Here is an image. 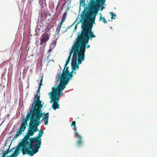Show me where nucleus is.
Here are the masks:
<instances>
[{
    "label": "nucleus",
    "instance_id": "19",
    "mask_svg": "<svg viewBox=\"0 0 157 157\" xmlns=\"http://www.w3.org/2000/svg\"><path fill=\"white\" fill-rule=\"evenodd\" d=\"M110 13L112 15L111 17V19H115L114 17H115L116 16V14L115 13H114L113 12H111Z\"/></svg>",
    "mask_w": 157,
    "mask_h": 157
},
{
    "label": "nucleus",
    "instance_id": "15",
    "mask_svg": "<svg viewBox=\"0 0 157 157\" xmlns=\"http://www.w3.org/2000/svg\"><path fill=\"white\" fill-rule=\"evenodd\" d=\"M51 29V27L49 25H48L46 26L44 31L45 33H47Z\"/></svg>",
    "mask_w": 157,
    "mask_h": 157
},
{
    "label": "nucleus",
    "instance_id": "23",
    "mask_svg": "<svg viewBox=\"0 0 157 157\" xmlns=\"http://www.w3.org/2000/svg\"><path fill=\"white\" fill-rule=\"evenodd\" d=\"M105 0H101V2L103 5L105 2Z\"/></svg>",
    "mask_w": 157,
    "mask_h": 157
},
{
    "label": "nucleus",
    "instance_id": "20",
    "mask_svg": "<svg viewBox=\"0 0 157 157\" xmlns=\"http://www.w3.org/2000/svg\"><path fill=\"white\" fill-rule=\"evenodd\" d=\"M74 23L72 25H70V26H68L67 28V29H66L63 32V33H65V32H67V29H69L73 25Z\"/></svg>",
    "mask_w": 157,
    "mask_h": 157
},
{
    "label": "nucleus",
    "instance_id": "8",
    "mask_svg": "<svg viewBox=\"0 0 157 157\" xmlns=\"http://www.w3.org/2000/svg\"><path fill=\"white\" fill-rule=\"evenodd\" d=\"M22 141L21 142L18 146V147L14 151V152L12 154V156L15 157L17 156L20 151H22V152L23 155L27 154L29 156H31L29 154L26 153V151H27L28 148H29V145H27L25 147H23V145H22Z\"/></svg>",
    "mask_w": 157,
    "mask_h": 157
},
{
    "label": "nucleus",
    "instance_id": "14",
    "mask_svg": "<svg viewBox=\"0 0 157 157\" xmlns=\"http://www.w3.org/2000/svg\"><path fill=\"white\" fill-rule=\"evenodd\" d=\"M62 24H61L59 22L56 29V31L57 33V35L59 36V32L61 28V27Z\"/></svg>",
    "mask_w": 157,
    "mask_h": 157
},
{
    "label": "nucleus",
    "instance_id": "11",
    "mask_svg": "<svg viewBox=\"0 0 157 157\" xmlns=\"http://www.w3.org/2000/svg\"><path fill=\"white\" fill-rule=\"evenodd\" d=\"M43 78L42 77L41 78V79L40 80V82L39 84V87L38 89L37 93L36 95L35 96V97L34 98V101L32 105V106H34L35 104V102L37 100H39L40 101H42L40 100V88L41 86L42 85V82L43 81Z\"/></svg>",
    "mask_w": 157,
    "mask_h": 157
},
{
    "label": "nucleus",
    "instance_id": "18",
    "mask_svg": "<svg viewBox=\"0 0 157 157\" xmlns=\"http://www.w3.org/2000/svg\"><path fill=\"white\" fill-rule=\"evenodd\" d=\"M102 20L103 22L104 23H107V21L105 19V18L104 17H101V16L100 17V20Z\"/></svg>",
    "mask_w": 157,
    "mask_h": 157
},
{
    "label": "nucleus",
    "instance_id": "7",
    "mask_svg": "<svg viewBox=\"0 0 157 157\" xmlns=\"http://www.w3.org/2000/svg\"><path fill=\"white\" fill-rule=\"evenodd\" d=\"M37 100L35 102V104L34 107L36 106L37 105L38 107H36V109L40 111V112L41 113V115L40 117V119L41 117H43L42 121L44 122V124L46 125L48 124V119L49 118V113H45L42 112L43 110L42 109L43 107V105H44V102L42 101H40Z\"/></svg>",
    "mask_w": 157,
    "mask_h": 157
},
{
    "label": "nucleus",
    "instance_id": "1",
    "mask_svg": "<svg viewBox=\"0 0 157 157\" xmlns=\"http://www.w3.org/2000/svg\"><path fill=\"white\" fill-rule=\"evenodd\" d=\"M80 17V21L82 24V30L80 33H78L72 47L77 53V55L83 61L85 59L86 49L90 47V45L86 44H88L89 40H92L93 38L96 37V36L92 31V23L94 21V19H92L91 15L87 8H84Z\"/></svg>",
    "mask_w": 157,
    "mask_h": 157
},
{
    "label": "nucleus",
    "instance_id": "21",
    "mask_svg": "<svg viewBox=\"0 0 157 157\" xmlns=\"http://www.w3.org/2000/svg\"><path fill=\"white\" fill-rule=\"evenodd\" d=\"M80 5H82V6H85V0H82L81 1H80Z\"/></svg>",
    "mask_w": 157,
    "mask_h": 157
},
{
    "label": "nucleus",
    "instance_id": "16",
    "mask_svg": "<svg viewBox=\"0 0 157 157\" xmlns=\"http://www.w3.org/2000/svg\"><path fill=\"white\" fill-rule=\"evenodd\" d=\"M58 38H56V39L53 40L52 41V44H51L50 45H52V46H53L55 47V46H56V43H57L56 41H57V40H58Z\"/></svg>",
    "mask_w": 157,
    "mask_h": 157
},
{
    "label": "nucleus",
    "instance_id": "4",
    "mask_svg": "<svg viewBox=\"0 0 157 157\" xmlns=\"http://www.w3.org/2000/svg\"><path fill=\"white\" fill-rule=\"evenodd\" d=\"M64 88L58 86L56 87H53L52 88V91L49 94L51 99V102H53L52 107L55 110L59 108L58 104L59 97L61 95H63L62 91L64 90Z\"/></svg>",
    "mask_w": 157,
    "mask_h": 157
},
{
    "label": "nucleus",
    "instance_id": "24",
    "mask_svg": "<svg viewBox=\"0 0 157 157\" xmlns=\"http://www.w3.org/2000/svg\"><path fill=\"white\" fill-rule=\"evenodd\" d=\"M74 74V75H75L76 74V73L75 71H73V74Z\"/></svg>",
    "mask_w": 157,
    "mask_h": 157
},
{
    "label": "nucleus",
    "instance_id": "26",
    "mask_svg": "<svg viewBox=\"0 0 157 157\" xmlns=\"http://www.w3.org/2000/svg\"><path fill=\"white\" fill-rule=\"evenodd\" d=\"M104 8V7H103V6H102L101 7V10H102L103 9V8Z\"/></svg>",
    "mask_w": 157,
    "mask_h": 157
},
{
    "label": "nucleus",
    "instance_id": "6",
    "mask_svg": "<svg viewBox=\"0 0 157 157\" xmlns=\"http://www.w3.org/2000/svg\"><path fill=\"white\" fill-rule=\"evenodd\" d=\"M76 52V51L72 46L71 49L69 52V56L65 64V66H66L69 64L71 55L73 53L72 58L71 66L72 69L74 71L77 70L79 68L78 64H81L82 62L83 61L81 58L77 55L76 54L77 53Z\"/></svg>",
    "mask_w": 157,
    "mask_h": 157
},
{
    "label": "nucleus",
    "instance_id": "10",
    "mask_svg": "<svg viewBox=\"0 0 157 157\" xmlns=\"http://www.w3.org/2000/svg\"><path fill=\"white\" fill-rule=\"evenodd\" d=\"M51 34L47 33H45L41 36V39L40 40V44H44V46L46 44V42L49 39Z\"/></svg>",
    "mask_w": 157,
    "mask_h": 157
},
{
    "label": "nucleus",
    "instance_id": "28",
    "mask_svg": "<svg viewBox=\"0 0 157 157\" xmlns=\"http://www.w3.org/2000/svg\"><path fill=\"white\" fill-rule=\"evenodd\" d=\"M5 92H4V95H5Z\"/></svg>",
    "mask_w": 157,
    "mask_h": 157
},
{
    "label": "nucleus",
    "instance_id": "27",
    "mask_svg": "<svg viewBox=\"0 0 157 157\" xmlns=\"http://www.w3.org/2000/svg\"><path fill=\"white\" fill-rule=\"evenodd\" d=\"M76 130H77V128H75V129H74V131H75V132H76Z\"/></svg>",
    "mask_w": 157,
    "mask_h": 157
},
{
    "label": "nucleus",
    "instance_id": "3",
    "mask_svg": "<svg viewBox=\"0 0 157 157\" xmlns=\"http://www.w3.org/2000/svg\"><path fill=\"white\" fill-rule=\"evenodd\" d=\"M43 133V131L40 130L36 136L30 138L29 137L28 139L25 138V137L23 138L22 144L23 147H25L27 145L29 146L27 151H26V153L33 156L39 151L41 144V138Z\"/></svg>",
    "mask_w": 157,
    "mask_h": 157
},
{
    "label": "nucleus",
    "instance_id": "9",
    "mask_svg": "<svg viewBox=\"0 0 157 157\" xmlns=\"http://www.w3.org/2000/svg\"><path fill=\"white\" fill-rule=\"evenodd\" d=\"M101 4V0H91L89 10H93L96 13L99 10L100 5Z\"/></svg>",
    "mask_w": 157,
    "mask_h": 157
},
{
    "label": "nucleus",
    "instance_id": "22",
    "mask_svg": "<svg viewBox=\"0 0 157 157\" xmlns=\"http://www.w3.org/2000/svg\"><path fill=\"white\" fill-rule=\"evenodd\" d=\"M71 126H74V128L76 127L75 125V121H73L71 124Z\"/></svg>",
    "mask_w": 157,
    "mask_h": 157
},
{
    "label": "nucleus",
    "instance_id": "25",
    "mask_svg": "<svg viewBox=\"0 0 157 157\" xmlns=\"http://www.w3.org/2000/svg\"><path fill=\"white\" fill-rule=\"evenodd\" d=\"M59 3L57 6L56 7V10H57V9L58 8V6H59Z\"/></svg>",
    "mask_w": 157,
    "mask_h": 157
},
{
    "label": "nucleus",
    "instance_id": "5",
    "mask_svg": "<svg viewBox=\"0 0 157 157\" xmlns=\"http://www.w3.org/2000/svg\"><path fill=\"white\" fill-rule=\"evenodd\" d=\"M68 67L64 66V67L63 70V72L61 74H59L58 80L60 81V82L58 86L65 88L66 86L68 83L71 78L73 77V71L72 69L70 72L68 70Z\"/></svg>",
    "mask_w": 157,
    "mask_h": 157
},
{
    "label": "nucleus",
    "instance_id": "13",
    "mask_svg": "<svg viewBox=\"0 0 157 157\" xmlns=\"http://www.w3.org/2000/svg\"><path fill=\"white\" fill-rule=\"evenodd\" d=\"M67 11L63 14V15L62 17L60 23L61 24H63V23L65 21L66 18L67 16Z\"/></svg>",
    "mask_w": 157,
    "mask_h": 157
},
{
    "label": "nucleus",
    "instance_id": "17",
    "mask_svg": "<svg viewBox=\"0 0 157 157\" xmlns=\"http://www.w3.org/2000/svg\"><path fill=\"white\" fill-rule=\"evenodd\" d=\"M52 46V45H50L49 47L50 48L49 49L48 51V53L49 54H51V52L53 50H54V47Z\"/></svg>",
    "mask_w": 157,
    "mask_h": 157
},
{
    "label": "nucleus",
    "instance_id": "2",
    "mask_svg": "<svg viewBox=\"0 0 157 157\" xmlns=\"http://www.w3.org/2000/svg\"><path fill=\"white\" fill-rule=\"evenodd\" d=\"M36 107H38L37 105L35 107L32 106L31 109H30L29 113L27 114L26 118L23 120L20 129L16 132V134L13 138V140H15L22 134V132L25 131L27 126H28L27 122L29 119L30 120L29 127L25 138L29 139L30 136H33L35 132L38 131L37 127L40 124V120L41 113L40 111L36 109Z\"/></svg>",
    "mask_w": 157,
    "mask_h": 157
},
{
    "label": "nucleus",
    "instance_id": "12",
    "mask_svg": "<svg viewBox=\"0 0 157 157\" xmlns=\"http://www.w3.org/2000/svg\"><path fill=\"white\" fill-rule=\"evenodd\" d=\"M76 137L78 138V140L77 142V145L78 146H80L82 144V140L80 135L77 132H75Z\"/></svg>",
    "mask_w": 157,
    "mask_h": 157
}]
</instances>
